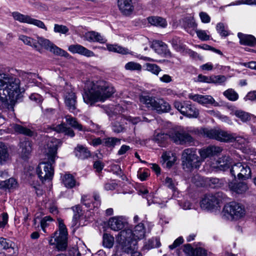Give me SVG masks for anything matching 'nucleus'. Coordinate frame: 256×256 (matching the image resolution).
I'll return each instance as SVG.
<instances>
[{
  "label": "nucleus",
  "instance_id": "1",
  "mask_svg": "<svg viewBox=\"0 0 256 256\" xmlns=\"http://www.w3.org/2000/svg\"><path fill=\"white\" fill-rule=\"evenodd\" d=\"M84 90V100L90 104L97 102H104L116 92L110 84L102 80L96 81L86 80Z\"/></svg>",
  "mask_w": 256,
  "mask_h": 256
},
{
  "label": "nucleus",
  "instance_id": "2",
  "mask_svg": "<svg viewBox=\"0 0 256 256\" xmlns=\"http://www.w3.org/2000/svg\"><path fill=\"white\" fill-rule=\"evenodd\" d=\"M46 142V144L44 146V152L48 157V161L40 163L36 170V174L42 182L52 179L54 172L52 164L54 163L56 158L58 157L56 154L58 147L61 145L60 141L54 138H47Z\"/></svg>",
  "mask_w": 256,
  "mask_h": 256
},
{
  "label": "nucleus",
  "instance_id": "3",
  "mask_svg": "<svg viewBox=\"0 0 256 256\" xmlns=\"http://www.w3.org/2000/svg\"><path fill=\"white\" fill-rule=\"evenodd\" d=\"M20 80L14 76L0 72V109L8 104V100L14 101L18 96Z\"/></svg>",
  "mask_w": 256,
  "mask_h": 256
},
{
  "label": "nucleus",
  "instance_id": "4",
  "mask_svg": "<svg viewBox=\"0 0 256 256\" xmlns=\"http://www.w3.org/2000/svg\"><path fill=\"white\" fill-rule=\"evenodd\" d=\"M145 230L143 224L136 226L132 231L126 229L121 231L118 234L117 242L118 247L126 253H129L136 248L137 240L144 238Z\"/></svg>",
  "mask_w": 256,
  "mask_h": 256
},
{
  "label": "nucleus",
  "instance_id": "5",
  "mask_svg": "<svg viewBox=\"0 0 256 256\" xmlns=\"http://www.w3.org/2000/svg\"><path fill=\"white\" fill-rule=\"evenodd\" d=\"M140 102L148 108L156 110L158 113L166 112L170 110V106L162 98L151 96L149 95L140 96Z\"/></svg>",
  "mask_w": 256,
  "mask_h": 256
},
{
  "label": "nucleus",
  "instance_id": "6",
  "mask_svg": "<svg viewBox=\"0 0 256 256\" xmlns=\"http://www.w3.org/2000/svg\"><path fill=\"white\" fill-rule=\"evenodd\" d=\"M68 231L62 220H58V230L49 240L50 245H56L59 250H64L68 246Z\"/></svg>",
  "mask_w": 256,
  "mask_h": 256
},
{
  "label": "nucleus",
  "instance_id": "7",
  "mask_svg": "<svg viewBox=\"0 0 256 256\" xmlns=\"http://www.w3.org/2000/svg\"><path fill=\"white\" fill-rule=\"evenodd\" d=\"M202 134L204 136L216 140L224 142H232L238 140L240 137H238L236 134H232L221 129L209 130L204 128Z\"/></svg>",
  "mask_w": 256,
  "mask_h": 256
},
{
  "label": "nucleus",
  "instance_id": "8",
  "mask_svg": "<svg viewBox=\"0 0 256 256\" xmlns=\"http://www.w3.org/2000/svg\"><path fill=\"white\" fill-rule=\"evenodd\" d=\"M182 158L184 168L188 170L197 168L201 164L202 160L196 154V149L194 148L185 149L182 152Z\"/></svg>",
  "mask_w": 256,
  "mask_h": 256
},
{
  "label": "nucleus",
  "instance_id": "9",
  "mask_svg": "<svg viewBox=\"0 0 256 256\" xmlns=\"http://www.w3.org/2000/svg\"><path fill=\"white\" fill-rule=\"evenodd\" d=\"M222 214L224 218L237 220L244 216L245 210L242 205L233 202L224 206Z\"/></svg>",
  "mask_w": 256,
  "mask_h": 256
},
{
  "label": "nucleus",
  "instance_id": "10",
  "mask_svg": "<svg viewBox=\"0 0 256 256\" xmlns=\"http://www.w3.org/2000/svg\"><path fill=\"white\" fill-rule=\"evenodd\" d=\"M169 138L177 144L192 146L195 140L188 132L184 130H172L169 132Z\"/></svg>",
  "mask_w": 256,
  "mask_h": 256
},
{
  "label": "nucleus",
  "instance_id": "11",
  "mask_svg": "<svg viewBox=\"0 0 256 256\" xmlns=\"http://www.w3.org/2000/svg\"><path fill=\"white\" fill-rule=\"evenodd\" d=\"M230 173L236 178L239 180H247L251 177V169L248 164L238 162L232 166Z\"/></svg>",
  "mask_w": 256,
  "mask_h": 256
},
{
  "label": "nucleus",
  "instance_id": "12",
  "mask_svg": "<svg viewBox=\"0 0 256 256\" xmlns=\"http://www.w3.org/2000/svg\"><path fill=\"white\" fill-rule=\"evenodd\" d=\"M38 42L44 49L49 50L50 52L56 56H64L66 58L70 57V54L66 51L58 48L48 39L38 37Z\"/></svg>",
  "mask_w": 256,
  "mask_h": 256
},
{
  "label": "nucleus",
  "instance_id": "13",
  "mask_svg": "<svg viewBox=\"0 0 256 256\" xmlns=\"http://www.w3.org/2000/svg\"><path fill=\"white\" fill-rule=\"evenodd\" d=\"M222 199L221 192L206 194L200 202V207L204 209H212L217 206Z\"/></svg>",
  "mask_w": 256,
  "mask_h": 256
},
{
  "label": "nucleus",
  "instance_id": "14",
  "mask_svg": "<svg viewBox=\"0 0 256 256\" xmlns=\"http://www.w3.org/2000/svg\"><path fill=\"white\" fill-rule=\"evenodd\" d=\"M151 48L154 51L160 55H164L167 56H172V53L168 48L166 44L160 40L153 41Z\"/></svg>",
  "mask_w": 256,
  "mask_h": 256
},
{
  "label": "nucleus",
  "instance_id": "15",
  "mask_svg": "<svg viewBox=\"0 0 256 256\" xmlns=\"http://www.w3.org/2000/svg\"><path fill=\"white\" fill-rule=\"evenodd\" d=\"M188 98L202 104H210L214 106H218V103L216 102L211 96L190 94L188 96Z\"/></svg>",
  "mask_w": 256,
  "mask_h": 256
},
{
  "label": "nucleus",
  "instance_id": "16",
  "mask_svg": "<svg viewBox=\"0 0 256 256\" xmlns=\"http://www.w3.org/2000/svg\"><path fill=\"white\" fill-rule=\"evenodd\" d=\"M222 150V148L220 146H210L206 148L200 149L198 153L200 155L201 160H204L207 158L220 153Z\"/></svg>",
  "mask_w": 256,
  "mask_h": 256
},
{
  "label": "nucleus",
  "instance_id": "17",
  "mask_svg": "<svg viewBox=\"0 0 256 256\" xmlns=\"http://www.w3.org/2000/svg\"><path fill=\"white\" fill-rule=\"evenodd\" d=\"M118 6L121 13L125 16L130 15L134 10L132 0H118Z\"/></svg>",
  "mask_w": 256,
  "mask_h": 256
},
{
  "label": "nucleus",
  "instance_id": "18",
  "mask_svg": "<svg viewBox=\"0 0 256 256\" xmlns=\"http://www.w3.org/2000/svg\"><path fill=\"white\" fill-rule=\"evenodd\" d=\"M126 224V220L122 216H114L108 220L110 228L114 231L121 230Z\"/></svg>",
  "mask_w": 256,
  "mask_h": 256
},
{
  "label": "nucleus",
  "instance_id": "19",
  "mask_svg": "<svg viewBox=\"0 0 256 256\" xmlns=\"http://www.w3.org/2000/svg\"><path fill=\"white\" fill-rule=\"evenodd\" d=\"M68 50L73 54L77 53L86 57H92L95 56L93 52L78 44L70 46Z\"/></svg>",
  "mask_w": 256,
  "mask_h": 256
},
{
  "label": "nucleus",
  "instance_id": "20",
  "mask_svg": "<svg viewBox=\"0 0 256 256\" xmlns=\"http://www.w3.org/2000/svg\"><path fill=\"white\" fill-rule=\"evenodd\" d=\"M0 247L8 250V256H14L17 254L18 250L14 247V244L6 238H0Z\"/></svg>",
  "mask_w": 256,
  "mask_h": 256
},
{
  "label": "nucleus",
  "instance_id": "21",
  "mask_svg": "<svg viewBox=\"0 0 256 256\" xmlns=\"http://www.w3.org/2000/svg\"><path fill=\"white\" fill-rule=\"evenodd\" d=\"M84 38L89 42H98L100 44H104L107 41L104 36L94 31H90L85 33Z\"/></svg>",
  "mask_w": 256,
  "mask_h": 256
},
{
  "label": "nucleus",
  "instance_id": "22",
  "mask_svg": "<svg viewBox=\"0 0 256 256\" xmlns=\"http://www.w3.org/2000/svg\"><path fill=\"white\" fill-rule=\"evenodd\" d=\"M76 98L72 91L67 92L64 96V102L69 110L74 112L76 110Z\"/></svg>",
  "mask_w": 256,
  "mask_h": 256
},
{
  "label": "nucleus",
  "instance_id": "23",
  "mask_svg": "<svg viewBox=\"0 0 256 256\" xmlns=\"http://www.w3.org/2000/svg\"><path fill=\"white\" fill-rule=\"evenodd\" d=\"M20 148L22 158L24 159L28 158L32 150V142L28 139L24 138L20 142Z\"/></svg>",
  "mask_w": 256,
  "mask_h": 256
},
{
  "label": "nucleus",
  "instance_id": "24",
  "mask_svg": "<svg viewBox=\"0 0 256 256\" xmlns=\"http://www.w3.org/2000/svg\"><path fill=\"white\" fill-rule=\"evenodd\" d=\"M238 37L240 40V44L250 46H256V38L252 35L238 32Z\"/></svg>",
  "mask_w": 256,
  "mask_h": 256
},
{
  "label": "nucleus",
  "instance_id": "25",
  "mask_svg": "<svg viewBox=\"0 0 256 256\" xmlns=\"http://www.w3.org/2000/svg\"><path fill=\"white\" fill-rule=\"evenodd\" d=\"M228 186L230 190L237 194H242L246 192L248 189L246 184L244 182H230L229 183Z\"/></svg>",
  "mask_w": 256,
  "mask_h": 256
},
{
  "label": "nucleus",
  "instance_id": "26",
  "mask_svg": "<svg viewBox=\"0 0 256 256\" xmlns=\"http://www.w3.org/2000/svg\"><path fill=\"white\" fill-rule=\"evenodd\" d=\"M183 26L188 32L192 34L194 31L196 30L197 24L193 18L189 17L184 19Z\"/></svg>",
  "mask_w": 256,
  "mask_h": 256
},
{
  "label": "nucleus",
  "instance_id": "27",
  "mask_svg": "<svg viewBox=\"0 0 256 256\" xmlns=\"http://www.w3.org/2000/svg\"><path fill=\"white\" fill-rule=\"evenodd\" d=\"M74 154L80 159L84 160L90 156V152L88 149L82 145H78L74 149Z\"/></svg>",
  "mask_w": 256,
  "mask_h": 256
},
{
  "label": "nucleus",
  "instance_id": "28",
  "mask_svg": "<svg viewBox=\"0 0 256 256\" xmlns=\"http://www.w3.org/2000/svg\"><path fill=\"white\" fill-rule=\"evenodd\" d=\"M12 128L18 134H22L29 136H34L36 134L34 131L18 124H12Z\"/></svg>",
  "mask_w": 256,
  "mask_h": 256
},
{
  "label": "nucleus",
  "instance_id": "29",
  "mask_svg": "<svg viewBox=\"0 0 256 256\" xmlns=\"http://www.w3.org/2000/svg\"><path fill=\"white\" fill-rule=\"evenodd\" d=\"M148 22L152 26L161 28H166L167 22L165 19L162 17L152 16L148 18Z\"/></svg>",
  "mask_w": 256,
  "mask_h": 256
},
{
  "label": "nucleus",
  "instance_id": "30",
  "mask_svg": "<svg viewBox=\"0 0 256 256\" xmlns=\"http://www.w3.org/2000/svg\"><path fill=\"white\" fill-rule=\"evenodd\" d=\"M230 161L231 158L229 156H222L217 160V167L220 170H225L229 168Z\"/></svg>",
  "mask_w": 256,
  "mask_h": 256
},
{
  "label": "nucleus",
  "instance_id": "31",
  "mask_svg": "<svg viewBox=\"0 0 256 256\" xmlns=\"http://www.w3.org/2000/svg\"><path fill=\"white\" fill-rule=\"evenodd\" d=\"M66 118L67 124L74 128L80 131H89L88 129L85 127L84 128L82 124H79L75 118L68 116L66 117Z\"/></svg>",
  "mask_w": 256,
  "mask_h": 256
},
{
  "label": "nucleus",
  "instance_id": "32",
  "mask_svg": "<svg viewBox=\"0 0 256 256\" xmlns=\"http://www.w3.org/2000/svg\"><path fill=\"white\" fill-rule=\"evenodd\" d=\"M107 49L110 51L118 52L122 54H131V52L126 48H123L117 44H106Z\"/></svg>",
  "mask_w": 256,
  "mask_h": 256
},
{
  "label": "nucleus",
  "instance_id": "33",
  "mask_svg": "<svg viewBox=\"0 0 256 256\" xmlns=\"http://www.w3.org/2000/svg\"><path fill=\"white\" fill-rule=\"evenodd\" d=\"M9 159V154L7 146L4 143L0 142V164H2Z\"/></svg>",
  "mask_w": 256,
  "mask_h": 256
},
{
  "label": "nucleus",
  "instance_id": "34",
  "mask_svg": "<svg viewBox=\"0 0 256 256\" xmlns=\"http://www.w3.org/2000/svg\"><path fill=\"white\" fill-rule=\"evenodd\" d=\"M169 138V134H166L164 133L158 134H156L153 140L156 142L160 146H165L168 142V140Z\"/></svg>",
  "mask_w": 256,
  "mask_h": 256
},
{
  "label": "nucleus",
  "instance_id": "35",
  "mask_svg": "<svg viewBox=\"0 0 256 256\" xmlns=\"http://www.w3.org/2000/svg\"><path fill=\"white\" fill-rule=\"evenodd\" d=\"M162 158L164 162H166V166L171 167L176 160V156L171 152H166L163 153Z\"/></svg>",
  "mask_w": 256,
  "mask_h": 256
},
{
  "label": "nucleus",
  "instance_id": "36",
  "mask_svg": "<svg viewBox=\"0 0 256 256\" xmlns=\"http://www.w3.org/2000/svg\"><path fill=\"white\" fill-rule=\"evenodd\" d=\"M230 114L232 115L236 116L243 122H246L249 120L250 119L251 116H252L248 112H244L241 110H233Z\"/></svg>",
  "mask_w": 256,
  "mask_h": 256
},
{
  "label": "nucleus",
  "instance_id": "37",
  "mask_svg": "<svg viewBox=\"0 0 256 256\" xmlns=\"http://www.w3.org/2000/svg\"><path fill=\"white\" fill-rule=\"evenodd\" d=\"M18 39L22 40L24 44L31 46L40 52V49L38 47L36 40L23 34L18 35Z\"/></svg>",
  "mask_w": 256,
  "mask_h": 256
},
{
  "label": "nucleus",
  "instance_id": "38",
  "mask_svg": "<svg viewBox=\"0 0 256 256\" xmlns=\"http://www.w3.org/2000/svg\"><path fill=\"white\" fill-rule=\"evenodd\" d=\"M12 16L15 20L22 23L29 24L30 20V16L28 15L23 14L18 12H12Z\"/></svg>",
  "mask_w": 256,
  "mask_h": 256
},
{
  "label": "nucleus",
  "instance_id": "39",
  "mask_svg": "<svg viewBox=\"0 0 256 256\" xmlns=\"http://www.w3.org/2000/svg\"><path fill=\"white\" fill-rule=\"evenodd\" d=\"M62 182L66 187L72 188L76 185L74 177L70 174H66L62 178Z\"/></svg>",
  "mask_w": 256,
  "mask_h": 256
},
{
  "label": "nucleus",
  "instance_id": "40",
  "mask_svg": "<svg viewBox=\"0 0 256 256\" xmlns=\"http://www.w3.org/2000/svg\"><path fill=\"white\" fill-rule=\"evenodd\" d=\"M188 102H180L179 101H175L174 103V106L184 116L186 110H187L188 108L190 105Z\"/></svg>",
  "mask_w": 256,
  "mask_h": 256
},
{
  "label": "nucleus",
  "instance_id": "41",
  "mask_svg": "<svg viewBox=\"0 0 256 256\" xmlns=\"http://www.w3.org/2000/svg\"><path fill=\"white\" fill-rule=\"evenodd\" d=\"M224 95L230 101H236L238 98V94L233 89L229 88L223 93Z\"/></svg>",
  "mask_w": 256,
  "mask_h": 256
},
{
  "label": "nucleus",
  "instance_id": "42",
  "mask_svg": "<svg viewBox=\"0 0 256 256\" xmlns=\"http://www.w3.org/2000/svg\"><path fill=\"white\" fill-rule=\"evenodd\" d=\"M198 114L199 112L198 110L190 104L187 110H186L185 112L184 116L190 118H197Z\"/></svg>",
  "mask_w": 256,
  "mask_h": 256
},
{
  "label": "nucleus",
  "instance_id": "43",
  "mask_svg": "<svg viewBox=\"0 0 256 256\" xmlns=\"http://www.w3.org/2000/svg\"><path fill=\"white\" fill-rule=\"evenodd\" d=\"M114 237L108 234H104L103 236V244L107 248H110L114 245Z\"/></svg>",
  "mask_w": 256,
  "mask_h": 256
},
{
  "label": "nucleus",
  "instance_id": "44",
  "mask_svg": "<svg viewBox=\"0 0 256 256\" xmlns=\"http://www.w3.org/2000/svg\"><path fill=\"white\" fill-rule=\"evenodd\" d=\"M124 68L128 70L141 71L142 69V66L138 62H130L126 63L124 66Z\"/></svg>",
  "mask_w": 256,
  "mask_h": 256
},
{
  "label": "nucleus",
  "instance_id": "45",
  "mask_svg": "<svg viewBox=\"0 0 256 256\" xmlns=\"http://www.w3.org/2000/svg\"><path fill=\"white\" fill-rule=\"evenodd\" d=\"M145 67L146 70L156 76L162 70L159 66L154 64L146 63L145 64Z\"/></svg>",
  "mask_w": 256,
  "mask_h": 256
},
{
  "label": "nucleus",
  "instance_id": "46",
  "mask_svg": "<svg viewBox=\"0 0 256 256\" xmlns=\"http://www.w3.org/2000/svg\"><path fill=\"white\" fill-rule=\"evenodd\" d=\"M206 182L212 188L219 187L222 184L218 178H208L206 179Z\"/></svg>",
  "mask_w": 256,
  "mask_h": 256
},
{
  "label": "nucleus",
  "instance_id": "47",
  "mask_svg": "<svg viewBox=\"0 0 256 256\" xmlns=\"http://www.w3.org/2000/svg\"><path fill=\"white\" fill-rule=\"evenodd\" d=\"M173 48L176 51L180 52L184 49V46L181 42L180 38L175 37L174 38L170 41Z\"/></svg>",
  "mask_w": 256,
  "mask_h": 256
},
{
  "label": "nucleus",
  "instance_id": "48",
  "mask_svg": "<svg viewBox=\"0 0 256 256\" xmlns=\"http://www.w3.org/2000/svg\"><path fill=\"white\" fill-rule=\"evenodd\" d=\"M0 185L2 187L10 189L16 188L17 185V182L14 178H10L8 180L2 182Z\"/></svg>",
  "mask_w": 256,
  "mask_h": 256
},
{
  "label": "nucleus",
  "instance_id": "49",
  "mask_svg": "<svg viewBox=\"0 0 256 256\" xmlns=\"http://www.w3.org/2000/svg\"><path fill=\"white\" fill-rule=\"evenodd\" d=\"M216 30L222 36H226L228 35V27L226 26L223 23L220 22L217 24Z\"/></svg>",
  "mask_w": 256,
  "mask_h": 256
},
{
  "label": "nucleus",
  "instance_id": "50",
  "mask_svg": "<svg viewBox=\"0 0 256 256\" xmlns=\"http://www.w3.org/2000/svg\"><path fill=\"white\" fill-rule=\"evenodd\" d=\"M54 31L56 33L66 34L69 31V29L66 26L55 24L54 26Z\"/></svg>",
  "mask_w": 256,
  "mask_h": 256
},
{
  "label": "nucleus",
  "instance_id": "51",
  "mask_svg": "<svg viewBox=\"0 0 256 256\" xmlns=\"http://www.w3.org/2000/svg\"><path fill=\"white\" fill-rule=\"evenodd\" d=\"M226 78L224 76H211V82L216 84H222L226 81Z\"/></svg>",
  "mask_w": 256,
  "mask_h": 256
},
{
  "label": "nucleus",
  "instance_id": "52",
  "mask_svg": "<svg viewBox=\"0 0 256 256\" xmlns=\"http://www.w3.org/2000/svg\"><path fill=\"white\" fill-rule=\"evenodd\" d=\"M160 246V239L158 238H152L148 241V248H158Z\"/></svg>",
  "mask_w": 256,
  "mask_h": 256
},
{
  "label": "nucleus",
  "instance_id": "53",
  "mask_svg": "<svg viewBox=\"0 0 256 256\" xmlns=\"http://www.w3.org/2000/svg\"><path fill=\"white\" fill-rule=\"evenodd\" d=\"M28 24L34 25L40 28L44 29L45 30H47V28L45 24L42 21L40 20L30 18V20Z\"/></svg>",
  "mask_w": 256,
  "mask_h": 256
},
{
  "label": "nucleus",
  "instance_id": "54",
  "mask_svg": "<svg viewBox=\"0 0 256 256\" xmlns=\"http://www.w3.org/2000/svg\"><path fill=\"white\" fill-rule=\"evenodd\" d=\"M126 119L128 122L132 123L133 124H136L140 122H141V121H145V122L148 121V119L144 116H143L142 119L140 117H132V116H129L128 117H127Z\"/></svg>",
  "mask_w": 256,
  "mask_h": 256
},
{
  "label": "nucleus",
  "instance_id": "55",
  "mask_svg": "<svg viewBox=\"0 0 256 256\" xmlns=\"http://www.w3.org/2000/svg\"><path fill=\"white\" fill-rule=\"evenodd\" d=\"M73 210L74 211H76L77 213L74 214L73 216V218L72 220V226H77L76 225L78 222V220L80 218V214L78 213V211L80 210V207L79 206H76L73 208Z\"/></svg>",
  "mask_w": 256,
  "mask_h": 256
},
{
  "label": "nucleus",
  "instance_id": "56",
  "mask_svg": "<svg viewBox=\"0 0 256 256\" xmlns=\"http://www.w3.org/2000/svg\"><path fill=\"white\" fill-rule=\"evenodd\" d=\"M120 140L115 138H108L105 140V144L108 146H114L118 143H120Z\"/></svg>",
  "mask_w": 256,
  "mask_h": 256
},
{
  "label": "nucleus",
  "instance_id": "57",
  "mask_svg": "<svg viewBox=\"0 0 256 256\" xmlns=\"http://www.w3.org/2000/svg\"><path fill=\"white\" fill-rule=\"evenodd\" d=\"M196 32L198 38L202 40H210V36L207 34L205 30H198L196 29Z\"/></svg>",
  "mask_w": 256,
  "mask_h": 256
},
{
  "label": "nucleus",
  "instance_id": "58",
  "mask_svg": "<svg viewBox=\"0 0 256 256\" xmlns=\"http://www.w3.org/2000/svg\"><path fill=\"white\" fill-rule=\"evenodd\" d=\"M30 99L36 102V104H41L43 100L42 97L38 93L32 94L30 96Z\"/></svg>",
  "mask_w": 256,
  "mask_h": 256
},
{
  "label": "nucleus",
  "instance_id": "59",
  "mask_svg": "<svg viewBox=\"0 0 256 256\" xmlns=\"http://www.w3.org/2000/svg\"><path fill=\"white\" fill-rule=\"evenodd\" d=\"M183 251L188 256H194V250L190 244H185L184 246Z\"/></svg>",
  "mask_w": 256,
  "mask_h": 256
},
{
  "label": "nucleus",
  "instance_id": "60",
  "mask_svg": "<svg viewBox=\"0 0 256 256\" xmlns=\"http://www.w3.org/2000/svg\"><path fill=\"white\" fill-rule=\"evenodd\" d=\"M8 214L6 213H2L0 215V228H4L8 224Z\"/></svg>",
  "mask_w": 256,
  "mask_h": 256
},
{
  "label": "nucleus",
  "instance_id": "61",
  "mask_svg": "<svg viewBox=\"0 0 256 256\" xmlns=\"http://www.w3.org/2000/svg\"><path fill=\"white\" fill-rule=\"evenodd\" d=\"M52 220V218L50 216H45L41 220L40 225L44 232H45V228L48 226V222Z\"/></svg>",
  "mask_w": 256,
  "mask_h": 256
},
{
  "label": "nucleus",
  "instance_id": "62",
  "mask_svg": "<svg viewBox=\"0 0 256 256\" xmlns=\"http://www.w3.org/2000/svg\"><path fill=\"white\" fill-rule=\"evenodd\" d=\"M183 242V238L182 237H179L174 241L172 244L169 246V248L170 250H172L180 246Z\"/></svg>",
  "mask_w": 256,
  "mask_h": 256
},
{
  "label": "nucleus",
  "instance_id": "63",
  "mask_svg": "<svg viewBox=\"0 0 256 256\" xmlns=\"http://www.w3.org/2000/svg\"><path fill=\"white\" fill-rule=\"evenodd\" d=\"M112 127L113 131L116 133H120L122 132L124 129L123 126L118 122H114Z\"/></svg>",
  "mask_w": 256,
  "mask_h": 256
},
{
  "label": "nucleus",
  "instance_id": "64",
  "mask_svg": "<svg viewBox=\"0 0 256 256\" xmlns=\"http://www.w3.org/2000/svg\"><path fill=\"white\" fill-rule=\"evenodd\" d=\"M80 252L78 250V248L76 246L70 248L66 256H80Z\"/></svg>",
  "mask_w": 256,
  "mask_h": 256
}]
</instances>
